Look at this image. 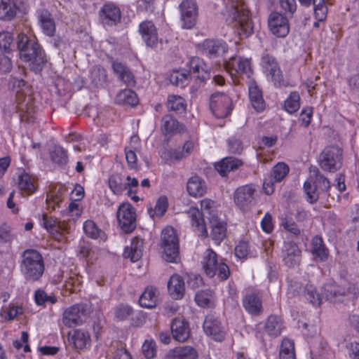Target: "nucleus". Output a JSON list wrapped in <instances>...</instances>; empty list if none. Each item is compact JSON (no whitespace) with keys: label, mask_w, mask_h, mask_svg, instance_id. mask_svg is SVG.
<instances>
[{"label":"nucleus","mask_w":359,"mask_h":359,"mask_svg":"<svg viewBox=\"0 0 359 359\" xmlns=\"http://www.w3.org/2000/svg\"><path fill=\"white\" fill-rule=\"evenodd\" d=\"M289 171L290 168L286 163L279 162L273 167L270 176L275 182H280L287 175Z\"/></svg>","instance_id":"54"},{"label":"nucleus","mask_w":359,"mask_h":359,"mask_svg":"<svg viewBox=\"0 0 359 359\" xmlns=\"http://www.w3.org/2000/svg\"><path fill=\"white\" fill-rule=\"evenodd\" d=\"M143 241L139 238H133L131 241L130 246L125 248L123 255L126 258H130L132 262L138 261L142 256Z\"/></svg>","instance_id":"32"},{"label":"nucleus","mask_w":359,"mask_h":359,"mask_svg":"<svg viewBox=\"0 0 359 359\" xmlns=\"http://www.w3.org/2000/svg\"><path fill=\"white\" fill-rule=\"evenodd\" d=\"M65 189L60 187L58 189L51 190L48 194L46 198V203L48 208L55 210L56 207H60V203L64 199Z\"/></svg>","instance_id":"44"},{"label":"nucleus","mask_w":359,"mask_h":359,"mask_svg":"<svg viewBox=\"0 0 359 359\" xmlns=\"http://www.w3.org/2000/svg\"><path fill=\"white\" fill-rule=\"evenodd\" d=\"M268 25L273 35L285 37L290 32L289 17L280 12L273 11L269 16Z\"/></svg>","instance_id":"13"},{"label":"nucleus","mask_w":359,"mask_h":359,"mask_svg":"<svg viewBox=\"0 0 359 359\" xmlns=\"http://www.w3.org/2000/svg\"><path fill=\"white\" fill-rule=\"evenodd\" d=\"M278 6L281 13L289 18H292L297 8L296 0H278Z\"/></svg>","instance_id":"56"},{"label":"nucleus","mask_w":359,"mask_h":359,"mask_svg":"<svg viewBox=\"0 0 359 359\" xmlns=\"http://www.w3.org/2000/svg\"><path fill=\"white\" fill-rule=\"evenodd\" d=\"M203 328L205 333L215 341H222L225 338V331L221 321L212 315L205 317Z\"/></svg>","instance_id":"17"},{"label":"nucleus","mask_w":359,"mask_h":359,"mask_svg":"<svg viewBox=\"0 0 359 359\" xmlns=\"http://www.w3.org/2000/svg\"><path fill=\"white\" fill-rule=\"evenodd\" d=\"M45 269L42 255L35 250H26L21 256L20 271L27 281L39 280Z\"/></svg>","instance_id":"2"},{"label":"nucleus","mask_w":359,"mask_h":359,"mask_svg":"<svg viewBox=\"0 0 359 359\" xmlns=\"http://www.w3.org/2000/svg\"><path fill=\"white\" fill-rule=\"evenodd\" d=\"M78 256L84 259L87 262H93L96 259L95 250L91 244L81 241L78 245Z\"/></svg>","instance_id":"47"},{"label":"nucleus","mask_w":359,"mask_h":359,"mask_svg":"<svg viewBox=\"0 0 359 359\" xmlns=\"http://www.w3.org/2000/svg\"><path fill=\"white\" fill-rule=\"evenodd\" d=\"M189 78L190 72L175 71L170 74V81L172 84L182 88L188 83Z\"/></svg>","instance_id":"55"},{"label":"nucleus","mask_w":359,"mask_h":359,"mask_svg":"<svg viewBox=\"0 0 359 359\" xmlns=\"http://www.w3.org/2000/svg\"><path fill=\"white\" fill-rule=\"evenodd\" d=\"M231 18L233 26L241 37H248L252 34L253 27L250 11L245 4L234 6Z\"/></svg>","instance_id":"6"},{"label":"nucleus","mask_w":359,"mask_h":359,"mask_svg":"<svg viewBox=\"0 0 359 359\" xmlns=\"http://www.w3.org/2000/svg\"><path fill=\"white\" fill-rule=\"evenodd\" d=\"M116 217L118 225L124 232L131 233L135 229V210L130 203H123L119 205Z\"/></svg>","instance_id":"10"},{"label":"nucleus","mask_w":359,"mask_h":359,"mask_svg":"<svg viewBox=\"0 0 359 359\" xmlns=\"http://www.w3.org/2000/svg\"><path fill=\"white\" fill-rule=\"evenodd\" d=\"M142 351L147 359H152L156 355V346L154 340H146L142 346Z\"/></svg>","instance_id":"63"},{"label":"nucleus","mask_w":359,"mask_h":359,"mask_svg":"<svg viewBox=\"0 0 359 359\" xmlns=\"http://www.w3.org/2000/svg\"><path fill=\"white\" fill-rule=\"evenodd\" d=\"M243 165V162L234 157H226L215 165V169L222 176L228 172L238 170Z\"/></svg>","instance_id":"27"},{"label":"nucleus","mask_w":359,"mask_h":359,"mask_svg":"<svg viewBox=\"0 0 359 359\" xmlns=\"http://www.w3.org/2000/svg\"><path fill=\"white\" fill-rule=\"evenodd\" d=\"M166 106L169 110L183 112L186 110L187 104L184 99L181 96L170 95L168 97Z\"/></svg>","instance_id":"49"},{"label":"nucleus","mask_w":359,"mask_h":359,"mask_svg":"<svg viewBox=\"0 0 359 359\" xmlns=\"http://www.w3.org/2000/svg\"><path fill=\"white\" fill-rule=\"evenodd\" d=\"M197 351L190 346L176 347L170 350L165 359H197Z\"/></svg>","instance_id":"25"},{"label":"nucleus","mask_w":359,"mask_h":359,"mask_svg":"<svg viewBox=\"0 0 359 359\" xmlns=\"http://www.w3.org/2000/svg\"><path fill=\"white\" fill-rule=\"evenodd\" d=\"M300 97L297 92H292L285 101V109L290 114L296 112L300 107Z\"/></svg>","instance_id":"58"},{"label":"nucleus","mask_w":359,"mask_h":359,"mask_svg":"<svg viewBox=\"0 0 359 359\" xmlns=\"http://www.w3.org/2000/svg\"><path fill=\"white\" fill-rule=\"evenodd\" d=\"M71 341L75 348L81 350L90 343V337L88 332L78 329L74 331Z\"/></svg>","instance_id":"46"},{"label":"nucleus","mask_w":359,"mask_h":359,"mask_svg":"<svg viewBox=\"0 0 359 359\" xmlns=\"http://www.w3.org/2000/svg\"><path fill=\"white\" fill-rule=\"evenodd\" d=\"M187 189L190 196H202L206 192L205 182L198 175L191 177L187 182Z\"/></svg>","instance_id":"33"},{"label":"nucleus","mask_w":359,"mask_h":359,"mask_svg":"<svg viewBox=\"0 0 359 359\" xmlns=\"http://www.w3.org/2000/svg\"><path fill=\"white\" fill-rule=\"evenodd\" d=\"M330 188V182L316 167L310 168V175L304 184V191L306 201L309 203H316L321 193H325Z\"/></svg>","instance_id":"4"},{"label":"nucleus","mask_w":359,"mask_h":359,"mask_svg":"<svg viewBox=\"0 0 359 359\" xmlns=\"http://www.w3.org/2000/svg\"><path fill=\"white\" fill-rule=\"evenodd\" d=\"M250 252V250L248 242L243 240L239 241L234 250L235 255L239 259L247 258Z\"/></svg>","instance_id":"64"},{"label":"nucleus","mask_w":359,"mask_h":359,"mask_svg":"<svg viewBox=\"0 0 359 359\" xmlns=\"http://www.w3.org/2000/svg\"><path fill=\"white\" fill-rule=\"evenodd\" d=\"M280 257L284 265L293 268L300 264L302 251L296 243L285 242L283 246Z\"/></svg>","instance_id":"15"},{"label":"nucleus","mask_w":359,"mask_h":359,"mask_svg":"<svg viewBox=\"0 0 359 359\" xmlns=\"http://www.w3.org/2000/svg\"><path fill=\"white\" fill-rule=\"evenodd\" d=\"M116 102L121 105H130L134 107L138 104L137 94L130 89L121 90L116 97Z\"/></svg>","instance_id":"40"},{"label":"nucleus","mask_w":359,"mask_h":359,"mask_svg":"<svg viewBox=\"0 0 359 359\" xmlns=\"http://www.w3.org/2000/svg\"><path fill=\"white\" fill-rule=\"evenodd\" d=\"M17 48L20 58L28 63L30 69L39 73L43 69L47 60L44 50L35 39L25 34H20L17 39Z\"/></svg>","instance_id":"1"},{"label":"nucleus","mask_w":359,"mask_h":359,"mask_svg":"<svg viewBox=\"0 0 359 359\" xmlns=\"http://www.w3.org/2000/svg\"><path fill=\"white\" fill-rule=\"evenodd\" d=\"M243 305L245 309L251 314L257 315L262 312V302L255 292H248L245 295Z\"/></svg>","instance_id":"31"},{"label":"nucleus","mask_w":359,"mask_h":359,"mask_svg":"<svg viewBox=\"0 0 359 359\" xmlns=\"http://www.w3.org/2000/svg\"><path fill=\"white\" fill-rule=\"evenodd\" d=\"M181 20L182 27L185 29L192 28L196 21L198 15V7L194 0H184L180 5Z\"/></svg>","instance_id":"16"},{"label":"nucleus","mask_w":359,"mask_h":359,"mask_svg":"<svg viewBox=\"0 0 359 359\" xmlns=\"http://www.w3.org/2000/svg\"><path fill=\"white\" fill-rule=\"evenodd\" d=\"M83 229L86 235L90 238H100L102 241L107 239V236L104 232L102 231L93 220H86L83 223Z\"/></svg>","instance_id":"42"},{"label":"nucleus","mask_w":359,"mask_h":359,"mask_svg":"<svg viewBox=\"0 0 359 359\" xmlns=\"http://www.w3.org/2000/svg\"><path fill=\"white\" fill-rule=\"evenodd\" d=\"M325 299L330 302H334L338 297L344 295L345 291L343 288L334 283H326L323 286Z\"/></svg>","instance_id":"48"},{"label":"nucleus","mask_w":359,"mask_h":359,"mask_svg":"<svg viewBox=\"0 0 359 359\" xmlns=\"http://www.w3.org/2000/svg\"><path fill=\"white\" fill-rule=\"evenodd\" d=\"M161 130L165 134H174L180 132L182 126L172 115L166 114L161 120Z\"/></svg>","instance_id":"41"},{"label":"nucleus","mask_w":359,"mask_h":359,"mask_svg":"<svg viewBox=\"0 0 359 359\" xmlns=\"http://www.w3.org/2000/svg\"><path fill=\"white\" fill-rule=\"evenodd\" d=\"M90 78L95 85H101L107 80V71L100 66H95L90 71Z\"/></svg>","instance_id":"59"},{"label":"nucleus","mask_w":359,"mask_h":359,"mask_svg":"<svg viewBox=\"0 0 359 359\" xmlns=\"http://www.w3.org/2000/svg\"><path fill=\"white\" fill-rule=\"evenodd\" d=\"M318 163L324 171L337 172L343 164V150L338 146L326 147L319 155Z\"/></svg>","instance_id":"5"},{"label":"nucleus","mask_w":359,"mask_h":359,"mask_svg":"<svg viewBox=\"0 0 359 359\" xmlns=\"http://www.w3.org/2000/svg\"><path fill=\"white\" fill-rule=\"evenodd\" d=\"M261 65L268 76L271 77L275 86H280L283 82V74L276 58L268 54H264L261 60Z\"/></svg>","instance_id":"18"},{"label":"nucleus","mask_w":359,"mask_h":359,"mask_svg":"<svg viewBox=\"0 0 359 359\" xmlns=\"http://www.w3.org/2000/svg\"><path fill=\"white\" fill-rule=\"evenodd\" d=\"M196 147L197 144L195 141L187 140L182 148L165 149L161 154V157L168 161H182L190 156Z\"/></svg>","instance_id":"14"},{"label":"nucleus","mask_w":359,"mask_h":359,"mask_svg":"<svg viewBox=\"0 0 359 359\" xmlns=\"http://www.w3.org/2000/svg\"><path fill=\"white\" fill-rule=\"evenodd\" d=\"M215 202L209 198H204L201 201V211L195 207L190 208L187 214L190 219L191 225L198 236L207 238L208 233L206 229L203 214H207L211 219H215Z\"/></svg>","instance_id":"3"},{"label":"nucleus","mask_w":359,"mask_h":359,"mask_svg":"<svg viewBox=\"0 0 359 359\" xmlns=\"http://www.w3.org/2000/svg\"><path fill=\"white\" fill-rule=\"evenodd\" d=\"M190 72L196 74V76L201 81H205L209 77V72L203 60L198 57H191L189 62Z\"/></svg>","instance_id":"34"},{"label":"nucleus","mask_w":359,"mask_h":359,"mask_svg":"<svg viewBox=\"0 0 359 359\" xmlns=\"http://www.w3.org/2000/svg\"><path fill=\"white\" fill-rule=\"evenodd\" d=\"M249 98L252 106L257 111H262L265 109L262 93L254 81L249 84Z\"/></svg>","instance_id":"29"},{"label":"nucleus","mask_w":359,"mask_h":359,"mask_svg":"<svg viewBox=\"0 0 359 359\" xmlns=\"http://www.w3.org/2000/svg\"><path fill=\"white\" fill-rule=\"evenodd\" d=\"M38 18L43 32L48 36H53L55 32V26L50 13L45 9L39 11Z\"/></svg>","instance_id":"35"},{"label":"nucleus","mask_w":359,"mask_h":359,"mask_svg":"<svg viewBox=\"0 0 359 359\" xmlns=\"http://www.w3.org/2000/svg\"><path fill=\"white\" fill-rule=\"evenodd\" d=\"M314 14L318 21L325 20L327 13V8L325 0H313Z\"/></svg>","instance_id":"60"},{"label":"nucleus","mask_w":359,"mask_h":359,"mask_svg":"<svg viewBox=\"0 0 359 359\" xmlns=\"http://www.w3.org/2000/svg\"><path fill=\"white\" fill-rule=\"evenodd\" d=\"M17 12V6L13 0H1L0 3V19L11 20Z\"/></svg>","instance_id":"43"},{"label":"nucleus","mask_w":359,"mask_h":359,"mask_svg":"<svg viewBox=\"0 0 359 359\" xmlns=\"http://www.w3.org/2000/svg\"><path fill=\"white\" fill-rule=\"evenodd\" d=\"M88 316L87 306L84 304H74L67 309L62 315V323L67 327L81 324Z\"/></svg>","instance_id":"12"},{"label":"nucleus","mask_w":359,"mask_h":359,"mask_svg":"<svg viewBox=\"0 0 359 359\" xmlns=\"http://www.w3.org/2000/svg\"><path fill=\"white\" fill-rule=\"evenodd\" d=\"M158 302L156 289L149 286L146 287L144 292L139 299V304L142 307L151 309L156 307Z\"/></svg>","instance_id":"37"},{"label":"nucleus","mask_w":359,"mask_h":359,"mask_svg":"<svg viewBox=\"0 0 359 359\" xmlns=\"http://www.w3.org/2000/svg\"><path fill=\"white\" fill-rule=\"evenodd\" d=\"M210 107L216 118H226L232 111L231 99L225 93H215L210 97Z\"/></svg>","instance_id":"9"},{"label":"nucleus","mask_w":359,"mask_h":359,"mask_svg":"<svg viewBox=\"0 0 359 359\" xmlns=\"http://www.w3.org/2000/svg\"><path fill=\"white\" fill-rule=\"evenodd\" d=\"M36 304L39 306H46L47 304H54L57 299L54 294H48L43 290H37L34 294Z\"/></svg>","instance_id":"53"},{"label":"nucleus","mask_w":359,"mask_h":359,"mask_svg":"<svg viewBox=\"0 0 359 359\" xmlns=\"http://www.w3.org/2000/svg\"><path fill=\"white\" fill-rule=\"evenodd\" d=\"M256 186L252 184L238 187L233 193L236 205L243 212H247L256 204Z\"/></svg>","instance_id":"7"},{"label":"nucleus","mask_w":359,"mask_h":359,"mask_svg":"<svg viewBox=\"0 0 359 359\" xmlns=\"http://www.w3.org/2000/svg\"><path fill=\"white\" fill-rule=\"evenodd\" d=\"M111 68L118 79L128 86H134L135 78L130 69L124 63L118 60L111 61Z\"/></svg>","instance_id":"22"},{"label":"nucleus","mask_w":359,"mask_h":359,"mask_svg":"<svg viewBox=\"0 0 359 359\" xmlns=\"http://www.w3.org/2000/svg\"><path fill=\"white\" fill-rule=\"evenodd\" d=\"M50 156L52 161L59 165H65L68 161L67 154L61 147H55L50 151Z\"/></svg>","instance_id":"57"},{"label":"nucleus","mask_w":359,"mask_h":359,"mask_svg":"<svg viewBox=\"0 0 359 359\" xmlns=\"http://www.w3.org/2000/svg\"><path fill=\"white\" fill-rule=\"evenodd\" d=\"M226 42L222 40L205 39L201 44L203 55L209 58L222 57L227 51Z\"/></svg>","instance_id":"19"},{"label":"nucleus","mask_w":359,"mask_h":359,"mask_svg":"<svg viewBox=\"0 0 359 359\" xmlns=\"http://www.w3.org/2000/svg\"><path fill=\"white\" fill-rule=\"evenodd\" d=\"M311 252L316 258L320 261H325L328 257V250L322 238L318 236L313 237L312 240Z\"/></svg>","instance_id":"39"},{"label":"nucleus","mask_w":359,"mask_h":359,"mask_svg":"<svg viewBox=\"0 0 359 359\" xmlns=\"http://www.w3.org/2000/svg\"><path fill=\"white\" fill-rule=\"evenodd\" d=\"M168 289L173 299H182L185 291L183 278L177 274L172 276L168 283Z\"/></svg>","instance_id":"26"},{"label":"nucleus","mask_w":359,"mask_h":359,"mask_svg":"<svg viewBox=\"0 0 359 359\" xmlns=\"http://www.w3.org/2000/svg\"><path fill=\"white\" fill-rule=\"evenodd\" d=\"M139 32L148 47L156 48L158 43L157 29L153 22L145 20L139 25Z\"/></svg>","instance_id":"21"},{"label":"nucleus","mask_w":359,"mask_h":359,"mask_svg":"<svg viewBox=\"0 0 359 359\" xmlns=\"http://www.w3.org/2000/svg\"><path fill=\"white\" fill-rule=\"evenodd\" d=\"M162 248L165 259L174 262L179 257V241L175 229L166 227L162 231Z\"/></svg>","instance_id":"8"},{"label":"nucleus","mask_w":359,"mask_h":359,"mask_svg":"<svg viewBox=\"0 0 359 359\" xmlns=\"http://www.w3.org/2000/svg\"><path fill=\"white\" fill-rule=\"evenodd\" d=\"M281 219V226L286 231L290 232L291 233L297 236L300 234L301 229L298 227L297 224L292 219V218H289L287 216L282 217Z\"/></svg>","instance_id":"62"},{"label":"nucleus","mask_w":359,"mask_h":359,"mask_svg":"<svg viewBox=\"0 0 359 359\" xmlns=\"http://www.w3.org/2000/svg\"><path fill=\"white\" fill-rule=\"evenodd\" d=\"M109 187L115 195H121L126 190V182L123 177L118 173H113L109 178Z\"/></svg>","instance_id":"45"},{"label":"nucleus","mask_w":359,"mask_h":359,"mask_svg":"<svg viewBox=\"0 0 359 359\" xmlns=\"http://www.w3.org/2000/svg\"><path fill=\"white\" fill-rule=\"evenodd\" d=\"M168 207V201L167 197L165 196H161L158 198L154 208H149L148 212L150 217L152 218H154L155 216L161 217L165 214Z\"/></svg>","instance_id":"51"},{"label":"nucleus","mask_w":359,"mask_h":359,"mask_svg":"<svg viewBox=\"0 0 359 359\" xmlns=\"http://www.w3.org/2000/svg\"><path fill=\"white\" fill-rule=\"evenodd\" d=\"M18 187L22 194L26 195L32 194L36 189L34 179L25 172L18 176Z\"/></svg>","instance_id":"38"},{"label":"nucleus","mask_w":359,"mask_h":359,"mask_svg":"<svg viewBox=\"0 0 359 359\" xmlns=\"http://www.w3.org/2000/svg\"><path fill=\"white\" fill-rule=\"evenodd\" d=\"M301 296L306 299L313 306H319L321 303L320 295L311 284H306L304 286Z\"/></svg>","instance_id":"50"},{"label":"nucleus","mask_w":359,"mask_h":359,"mask_svg":"<svg viewBox=\"0 0 359 359\" xmlns=\"http://www.w3.org/2000/svg\"><path fill=\"white\" fill-rule=\"evenodd\" d=\"M225 71L231 76L233 81L238 75H246L250 76L252 74V67L250 60L241 57H231L224 64Z\"/></svg>","instance_id":"11"},{"label":"nucleus","mask_w":359,"mask_h":359,"mask_svg":"<svg viewBox=\"0 0 359 359\" xmlns=\"http://www.w3.org/2000/svg\"><path fill=\"white\" fill-rule=\"evenodd\" d=\"M284 329L283 320L276 315H271L268 317L265 325V332L271 337H277L280 335Z\"/></svg>","instance_id":"30"},{"label":"nucleus","mask_w":359,"mask_h":359,"mask_svg":"<svg viewBox=\"0 0 359 359\" xmlns=\"http://www.w3.org/2000/svg\"><path fill=\"white\" fill-rule=\"evenodd\" d=\"M210 237L215 244L219 245L226 236V224L215 219H210Z\"/></svg>","instance_id":"28"},{"label":"nucleus","mask_w":359,"mask_h":359,"mask_svg":"<svg viewBox=\"0 0 359 359\" xmlns=\"http://www.w3.org/2000/svg\"><path fill=\"white\" fill-rule=\"evenodd\" d=\"M201 264L206 275L210 278L214 277L219 264L217 255L212 249H207L203 254Z\"/></svg>","instance_id":"24"},{"label":"nucleus","mask_w":359,"mask_h":359,"mask_svg":"<svg viewBox=\"0 0 359 359\" xmlns=\"http://www.w3.org/2000/svg\"><path fill=\"white\" fill-rule=\"evenodd\" d=\"M171 332L173 338L179 342L186 341L190 335L188 323L182 318H175L171 324Z\"/></svg>","instance_id":"23"},{"label":"nucleus","mask_w":359,"mask_h":359,"mask_svg":"<svg viewBox=\"0 0 359 359\" xmlns=\"http://www.w3.org/2000/svg\"><path fill=\"white\" fill-rule=\"evenodd\" d=\"M42 225L55 239L60 240L62 237L61 231L63 228L56 219L43 214Z\"/></svg>","instance_id":"36"},{"label":"nucleus","mask_w":359,"mask_h":359,"mask_svg":"<svg viewBox=\"0 0 359 359\" xmlns=\"http://www.w3.org/2000/svg\"><path fill=\"white\" fill-rule=\"evenodd\" d=\"M280 359H295L294 344L292 340L284 339L280 346Z\"/></svg>","instance_id":"52"},{"label":"nucleus","mask_w":359,"mask_h":359,"mask_svg":"<svg viewBox=\"0 0 359 359\" xmlns=\"http://www.w3.org/2000/svg\"><path fill=\"white\" fill-rule=\"evenodd\" d=\"M121 10L113 4H104L100 11V20L104 25H116L121 22Z\"/></svg>","instance_id":"20"},{"label":"nucleus","mask_w":359,"mask_h":359,"mask_svg":"<svg viewBox=\"0 0 359 359\" xmlns=\"http://www.w3.org/2000/svg\"><path fill=\"white\" fill-rule=\"evenodd\" d=\"M212 298V292L209 290H201L195 295V301L201 307H209Z\"/></svg>","instance_id":"61"}]
</instances>
